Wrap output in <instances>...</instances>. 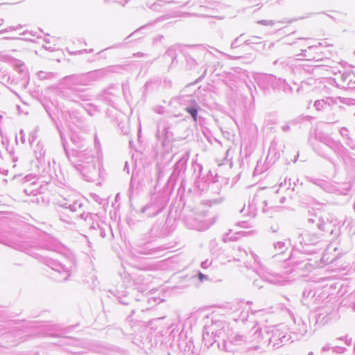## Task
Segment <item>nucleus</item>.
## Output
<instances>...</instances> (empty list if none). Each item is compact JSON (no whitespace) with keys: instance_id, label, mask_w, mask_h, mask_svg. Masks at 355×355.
I'll return each instance as SVG.
<instances>
[{"instance_id":"nucleus-1","label":"nucleus","mask_w":355,"mask_h":355,"mask_svg":"<svg viewBox=\"0 0 355 355\" xmlns=\"http://www.w3.org/2000/svg\"><path fill=\"white\" fill-rule=\"evenodd\" d=\"M59 133L65 154L71 165L82 175L86 181L94 182L100 173L102 159L96 155L91 148L71 149L69 152L67 148V141L63 132L60 130Z\"/></svg>"},{"instance_id":"nucleus-2","label":"nucleus","mask_w":355,"mask_h":355,"mask_svg":"<svg viewBox=\"0 0 355 355\" xmlns=\"http://www.w3.org/2000/svg\"><path fill=\"white\" fill-rule=\"evenodd\" d=\"M0 243L10 246L15 250L25 252L26 254L40 260L55 272L60 275L58 281H65L69 277V271L61 263L47 256L41 254L37 251L43 248L34 241H20L18 239H4L0 238Z\"/></svg>"},{"instance_id":"nucleus-3","label":"nucleus","mask_w":355,"mask_h":355,"mask_svg":"<svg viewBox=\"0 0 355 355\" xmlns=\"http://www.w3.org/2000/svg\"><path fill=\"white\" fill-rule=\"evenodd\" d=\"M262 341L261 329L254 327L247 333H236L232 335L228 340H223L221 344L218 343V347L220 350L229 352L236 350L235 347H241L248 350L258 349Z\"/></svg>"},{"instance_id":"nucleus-4","label":"nucleus","mask_w":355,"mask_h":355,"mask_svg":"<svg viewBox=\"0 0 355 355\" xmlns=\"http://www.w3.org/2000/svg\"><path fill=\"white\" fill-rule=\"evenodd\" d=\"M308 141L318 155L331 162H333L332 160L318 142L329 147L336 155H341L345 151V146L340 141L334 140L329 135L322 131L315 130L313 132H310Z\"/></svg>"},{"instance_id":"nucleus-5","label":"nucleus","mask_w":355,"mask_h":355,"mask_svg":"<svg viewBox=\"0 0 355 355\" xmlns=\"http://www.w3.org/2000/svg\"><path fill=\"white\" fill-rule=\"evenodd\" d=\"M184 55L186 67L188 69H193L200 64L205 62L200 68L203 71L197 81L202 80L206 76L210 67L209 61L213 58V54L203 46H193L186 50Z\"/></svg>"},{"instance_id":"nucleus-6","label":"nucleus","mask_w":355,"mask_h":355,"mask_svg":"<svg viewBox=\"0 0 355 355\" xmlns=\"http://www.w3.org/2000/svg\"><path fill=\"white\" fill-rule=\"evenodd\" d=\"M65 80L68 85L67 97L69 101L78 103L80 101H88L91 99L88 89L81 87L89 85L86 73L67 76Z\"/></svg>"},{"instance_id":"nucleus-7","label":"nucleus","mask_w":355,"mask_h":355,"mask_svg":"<svg viewBox=\"0 0 355 355\" xmlns=\"http://www.w3.org/2000/svg\"><path fill=\"white\" fill-rule=\"evenodd\" d=\"M180 217L184 225L191 230L204 231L211 225L204 218L205 216L202 214L196 213L191 209H184Z\"/></svg>"},{"instance_id":"nucleus-8","label":"nucleus","mask_w":355,"mask_h":355,"mask_svg":"<svg viewBox=\"0 0 355 355\" xmlns=\"http://www.w3.org/2000/svg\"><path fill=\"white\" fill-rule=\"evenodd\" d=\"M168 197L166 194L157 193L152 195L148 203L141 209V213L148 217H153L161 213L166 207Z\"/></svg>"},{"instance_id":"nucleus-9","label":"nucleus","mask_w":355,"mask_h":355,"mask_svg":"<svg viewBox=\"0 0 355 355\" xmlns=\"http://www.w3.org/2000/svg\"><path fill=\"white\" fill-rule=\"evenodd\" d=\"M313 216H314V218H307L308 225L310 228L313 227L315 225L320 234L329 233L331 235H337L340 233L339 228H336V226H339L340 224V221L338 219L329 220L327 218V220H324L320 216H318L317 214H314Z\"/></svg>"},{"instance_id":"nucleus-10","label":"nucleus","mask_w":355,"mask_h":355,"mask_svg":"<svg viewBox=\"0 0 355 355\" xmlns=\"http://www.w3.org/2000/svg\"><path fill=\"white\" fill-rule=\"evenodd\" d=\"M15 71L18 73L17 77H11L5 73L0 77L2 82L10 85H19L21 88H26L28 84L29 74L25 64L22 62L17 63L15 66Z\"/></svg>"},{"instance_id":"nucleus-11","label":"nucleus","mask_w":355,"mask_h":355,"mask_svg":"<svg viewBox=\"0 0 355 355\" xmlns=\"http://www.w3.org/2000/svg\"><path fill=\"white\" fill-rule=\"evenodd\" d=\"M57 204L59 207L71 212L73 215L71 216L73 219H74L76 214H79L83 211L84 203L75 193L70 194L67 197H61L58 200Z\"/></svg>"},{"instance_id":"nucleus-12","label":"nucleus","mask_w":355,"mask_h":355,"mask_svg":"<svg viewBox=\"0 0 355 355\" xmlns=\"http://www.w3.org/2000/svg\"><path fill=\"white\" fill-rule=\"evenodd\" d=\"M74 219L84 220L90 232L99 230L102 237L105 236V230L103 228L104 223L101 220L100 216L97 214L85 213L83 210L80 214H76Z\"/></svg>"},{"instance_id":"nucleus-13","label":"nucleus","mask_w":355,"mask_h":355,"mask_svg":"<svg viewBox=\"0 0 355 355\" xmlns=\"http://www.w3.org/2000/svg\"><path fill=\"white\" fill-rule=\"evenodd\" d=\"M302 255V252L298 250H294L291 252L288 259L285 261H288V264H292L293 267L297 268L304 272H311L314 266L309 262V259H304L302 261H298L295 259L300 258Z\"/></svg>"},{"instance_id":"nucleus-14","label":"nucleus","mask_w":355,"mask_h":355,"mask_svg":"<svg viewBox=\"0 0 355 355\" xmlns=\"http://www.w3.org/2000/svg\"><path fill=\"white\" fill-rule=\"evenodd\" d=\"M255 80L259 88L266 93L271 88H276L278 78L270 74H260L256 77Z\"/></svg>"},{"instance_id":"nucleus-15","label":"nucleus","mask_w":355,"mask_h":355,"mask_svg":"<svg viewBox=\"0 0 355 355\" xmlns=\"http://www.w3.org/2000/svg\"><path fill=\"white\" fill-rule=\"evenodd\" d=\"M119 89L115 85H110L97 95V99L108 105L114 106Z\"/></svg>"},{"instance_id":"nucleus-16","label":"nucleus","mask_w":355,"mask_h":355,"mask_svg":"<svg viewBox=\"0 0 355 355\" xmlns=\"http://www.w3.org/2000/svg\"><path fill=\"white\" fill-rule=\"evenodd\" d=\"M175 343L180 352H183L184 354L190 355V354H193L195 348L193 343L191 339L187 338L183 329H182L181 331L179 333L178 338H177Z\"/></svg>"},{"instance_id":"nucleus-17","label":"nucleus","mask_w":355,"mask_h":355,"mask_svg":"<svg viewBox=\"0 0 355 355\" xmlns=\"http://www.w3.org/2000/svg\"><path fill=\"white\" fill-rule=\"evenodd\" d=\"M271 334V336L268 338V343L272 347L278 348L285 345L291 338L289 335L284 334L279 329L272 330Z\"/></svg>"},{"instance_id":"nucleus-18","label":"nucleus","mask_w":355,"mask_h":355,"mask_svg":"<svg viewBox=\"0 0 355 355\" xmlns=\"http://www.w3.org/2000/svg\"><path fill=\"white\" fill-rule=\"evenodd\" d=\"M189 158V152H186L175 163L173 171L170 176L171 181H175L178 177L184 173Z\"/></svg>"},{"instance_id":"nucleus-19","label":"nucleus","mask_w":355,"mask_h":355,"mask_svg":"<svg viewBox=\"0 0 355 355\" xmlns=\"http://www.w3.org/2000/svg\"><path fill=\"white\" fill-rule=\"evenodd\" d=\"M292 272L291 270H286L282 273H277L272 271H266L263 275V278L266 281L273 284H281L286 280L287 275Z\"/></svg>"},{"instance_id":"nucleus-20","label":"nucleus","mask_w":355,"mask_h":355,"mask_svg":"<svg viewBox=\"0 0 355 355\" xmlns=\"http://www.w3.org/2000/svg\"><path fill=\"white\" fill-rule=\"evenodd\" d=\"M336 316V313L333 311V309L327 308L321 309L318 314L316 315L315 323L318 325L323 326L328 323L331 320Z\"/></svg>"},{"instance_id":"nucleus-21","label":"nucleus","mask_w":355,"mask_h":355,"mask_svg":"<svg viewBox=\"0 0 355 355\" xmlns=\"http://www.w3.org/2000/svg\"><path fill=\"white\" fill-rule=\"evenodd\" d=\"M298 40H304L303 44H301L302 53L298 56L304 58L306 60H313L316 59V56L314 54L315 50L318 49L319 46L316 45H308L306 44V39L299 38Z\"/></svg>"},{"instance_id":"nucleus-22","label":"nucleus","mask_w":355,"mask_h":355,"mask_svg":"<svg viewBox=\"0 0 355 355\" xmlns=\"http://www.w3.org/2000/svg\"><path fill=\"white\" fill-rule=\"evenodd\" d=\"M150 238H160L168 236V230L164 227V220L156 221L149 231Z\"/></svg>"},{"instance_id":"nucleus-23","label":"nucleus","mask_w":355,"mask_h":355,"mask_svg":"<svg viewBox=\"0 0 355 355\" xmlns=\"http://www.w3.org/2000/svg\"><path fill=\"white\" fill-rule=\"evenodd\" d=\"M340 157L343 160L346 170L351 176V178L355 175V158L349 153L345 148V151L341 155H337Z\"/></svg>"},{"instance_id":"nucleus-24","label":"nucleus","mask_w":355,"mask_h":355,"mask_svg":"<svg viewBox=\"0 0 355 355\" xmlns=\"http://www.w3.org/2000/svg\"><path fill=\"white\" fill-rule=\"evenodd\" d=\"M187 98H188L187 101L189 105L185 107V111L190 114L193 121L196 123L198 122V120L201 119L200 116H198V110H200L199 105L197 102L191 98V96H187Z\"/></svg>"},{"instance_id":"nucleus-25","label":"nucleus","mask_w":355,"mask_h":355,"mask_svg":"<svg viewBox=\"0 0 355 355\" xmlns=\"http://www.w3.org/2000/svg\"><path fill=\"white\" fill-rule=\"evenodd\" d=\"M214 327V326H209L208 324L204 327L202 342L207 348L211 347L213 344L217 341L213 335Z\"/></svg>"},{"instance_id":"nucleus-26","label":"nucleus","mask_w":355,"mask_h":355,"mask_svg":"<svg viewBox=\"0 0 355 355\" xmlns=\"http://www.w3.org/2000/svg\"><path fill=\"white\" fill-rule=\"evenodd\" d=\"M295 327H293L294 334L300 338L304 336L308 331V326L302 318L294 320Z\"/></svg>"},{"instance_id":"nucleus-27","label":"nucleus","mask_w":355,"mask_h":355,"mask_svg":"<svg viewBox=\"0 0 355 355\" xmlns=\"http://www.w3.org/2000/svg\"><path fill=\"white\" fill-rule=\"evenodd\" d=\"M107 71L106 69H101L86 73L89 84L91 85L92 83L105 77L107 75Z\"/></svg>"},{"instance_id":"nucleus-28","label":"nucleus","mask_w":355,"mask_h":355,"mask_svg":"<svg viewBox=\"0 0 355 355\" xmlns=\"http://www.w3.org/2000/svg\"><path fill=\"white\" fill-rule=\"evenodd\" d=\"M336 100L331 97L326 98L325 99L317 100L314 103V107L318 111L325 110L330 107L331 105L336 104Z\"/></svg>"},{"instance_id":"nucleus-29","label":"nucleus","mask_w":355,"mask_h":355,"mask_svg":"<svg viewBox=\"0 0 355 355\" xmlns=\"http://www.w3.org/2000/svg\"><path fill=\"white\" fill-rule=\"evenodd\" d=\"M134 250L136 253L142 255L153 254L156 252L155 248H150V243H146L144 245L137 244L134 248Z\"/></svg>"},{"instance_id":"nucleus-30","label":"nucleus","mask_w":355,"mask_h":355,"mask_svg":"<svg viewBox=\"0 0 355 355\" xmlns=\"http://www.w3.org/2000/svg\"><path fill=\"white\" fill-rule=\"evenodd\" d=\"M312 182L328 193H334L336 190L334 185L323 180L314 179Z\"/></svg>"},{"instance_id":"nucleus-31","label":"nucleus","mask_w":355,"mask_h":355,"mask_svg":"<svg viewBox=\"0 0 355 355\" xmlns=\"http://www.w3.org/2000/svg\"><path fill=\"white\" fill-rule=\"evenodd\" d=\"M177 56H178L177 48L172 46L166 50V53L163 55V58L165 60H167L168 58H169L171 60V67L178 63Z\"/></svg>"},{"instance_id":"nucleus-32","label":"nucleus","mask_w":355,"mask_h":355,"mask_svg":"<svg viewBox=\"0 0 355 355\" xmlns=\"http://www.w3.org/2000/svg\"><path fill=\"white\" fill-rule=\"evenodd\" d=\"M45 150L44 149L43 143L40 141L37 142L35 147L34 148V153L40 164L44 163Z\"/></svg>"},{"instance_id":"nucleus-33","label":"nucleus","mask_w":355,"mask_h":355,"mask_svg":"<svg viewBox=\"0 0 355 355\" xmlns=\"http://www.w3.org/2000/svg\"><path fill=\"white\" fill-rule=\"evenodd\" d=\"M257 199L256 197H254L251 201L249 202L248 205V212L247 214L250 215L252 217H254L257 214ZM245 211V207H243V209L241 210V213H243V214H246V213H244Z\"/></svg>"},{"instance_id":"nucleus-34","label":"nucleus","mask_w":355,"mask_h":355,"mask_svg":"<svg viewBox=\"0 0 355 355\" xmlns=\"http://www.w3.org/2000/svg\"><path fill=\"white\" fill-rule=\"evenodd\" d=\"M209 326H214V330L213 331V335L214 338H220L224 333V324L222 321H217L216 322H212Z\"/></svg>"},{"instance_id":"nucleus-35","label":"nucleus","mask_w":355,"mask_h":355,"mask_svg":"<svg viewBox=\"0 0 355 355\" xmlns=\"http://www.w3.org/2000/svg\"><path fill=\"white\" fill-rule=\"evenodd\" d=\"M71 141L76 148L74 150H82L85 146V140L76 134H73L71 137Z\"/></svg>"},{"instance_id":"nucleus-36","label":"nucleus","mask_w":355,"mask_h":355,"mask_svg":"<svg viewBox=\"0 0 355 355\" xmlns=\"http://www.w3.org/2000/svg\"><path fill=\"white\" fill-rule=\"evenodd\" d=\"M276 88L284 91L286 94L293 93V88L289 85L285 80L278 78L277 82Z\"/></svg>"},{"instance_id":"nucleus-37","label":"nucleus","mask_w":355,"mask_h":355,"mask_svg":"<svg viewBox=\"0 0 355 355\" xmlns=\"http://www.w3.org/2000/svg\"><path fill=\"white\" fill-rule=\"evenodd\" d=\"M273 246L275 250L277 251V254L272 255V257H275L278 254L281 255L284 254L288 249V244L286 242L282 241H278L277 243H275Z\"/></svg>"},{"instance_id":"nucleus-38","label":"nucleus","mask_w":355,"mask_h":355,"mask_svg":"<svg viewBox=\"0 0 355 355\" xmlns=\"http://www.w3.org/2000/svg\"><path fill=\"white\" fill-rule=\"evenodd\" d=\"M24 193L28 196H37L40 193L37 184L35 182L32 183L24 189Z\"/></svg>"},{"instance_id":"nucleus-39","label":"nucleus","mask_w":355,"mask_h":355,"mask_svg":"<svg viewBox=\"0 0 355 355\" xmlns=\"http://www.w3.org/2000/svg\"><path fill=\"white\" fill-rule=\"evenodd\" d=\"M178 326V324L173 323L168 327V330H171L169 336L173 338V342H176V340H175V338L176 336L178 337V334L181 331Z\"/></svg>"},{"instance_id":"nucleus-40","label":"nucleus","mask_w":355,"mask_h":355,"mask_svg":"<svg viewBox=\"0 0 355 355\" xmlns=\"http://www.w3.org/2000/svg\"><path fill=\"white\" fill-rule=\"evenodd\" d=\"M164 227L167 228L168 230V235L173 232L175 228V219L167 217V218L164 222Z\"/></svg>"},{"instance_id":"nucleus-41","label":"nucleus","mask_w":355,"mask_h":355,"mask_svg":"<svg viewBox=\"0 0 355 355\" xmlns=\"http://www.w3.org/2000/svg\"><path fill=\"white\" fill-rule=\"evenodd\" d=\"M302 241H300V243L302 244V241L304 242V245H313L317 243V241L318 239V237L315 235L313 236V238L311 239H309V235L305 234L304 236H302Z\"/></svg>"},{"instance_id":"nucleus-42","label":"nucleus","mask_w":355,"mask_h":355,"mask_svg":"<svg viewBox=\"0 0 355 355\" xmlns=\"http://www.w3.org/2000/svg\"><path fill=\"white\" fill-rule=\"evenodd\" d=\"M37 76L40 80H47V79H53L55 78V73L53 72H46V71H38Z\"/></svg>"},{"instance_id":"nucleus-43","label":"nucleus","mask_w":355,"mask_h":355,"mask_svg":"<svg viewBox=\"0 0 355 355\" xmlns=\"http://www.w3.org/2000/svg\"><path fill=\"white\" fill-rule=\"evenodd\" d=\"M192 168H193L194 173H196V183L198 182V179H200L202 171V166L198 163H192Z\"/></svg>"},{"instance_id":"nucleus-44","label":"nucleus","mask_w":355,"mask_h":355,"mask_svg":"<svg viewBox=\"0 0 355 355\" xmlns=\"http://www.w3.org/2000/svg\"><path fill=\"white\" fill-rule=\"evenodd\" d=\"M96 155H97L99 157L102 159L103 153L101 148V144L100 141L96 136L95 135L94 138V150H93Z\"/></svg>"},{"instance_id":"nucleus-45","label":"nucleus","mask_w":355,"mask_h":355,"mask_svg":"<svg viewBox=\"0 0 355 355\" xmlns=\"http://www.w3.org/2000/svg\"><path fill=\"white\" fill-rule=\"evenodd\" d=\"M117 291L116 297L119 300V302L122 304H125V305L128 304L129 301L123 299V298H127L126 292L125 291L120 292L119 291Z\"/></svg>"},{"instance_id":"nucleus-46","label":"nucleus","mask_w":355,"mask_h":355,"mask_svg":"<svg viewBox=\"0 0 355 355\" xmlns=\"http://www.w3.org/2000/svg\"><path fill=\"white\" fill-rule=\"evenodd\" d=\"M260 38L259 37L253 36L251 38L244 41L243 44L251 45V44H262V42H259Z\"/></svg>"},{"instance_id":"nucleus-47","label":"nucleus","mask_w":355,"mask_h":355,"mask_svg":"<svg viewBox=\"0 0 355 355\" xmlns=\"http://www.w3.org/2000/svg\"><path fill=\"white\" fill-rule=\"evenodd\" d=\"M248 314H249L248 310L246 311H242L237 320L243 322L247 320V319L248 318Z\"/></svg>"},{"instance_id":"nucleus-48","label":"nucleus","mask_w":355,"mask_h":355,"mask_svg":"<svg viewBox=\"0 0 355 355\" xmlns=\"http://www.w3.org/2000/svg\"><path fill=\"white\" fill-rule=\"evenodd\" d=\"M243 37V34L240 35L238 37H236L231 44V49H234L239 47L241 45L239 44V40Z\"/></svg>"},{"instance_id":"nucleus-49","label":"nucleus","mask_w":355,"mask_h":355,"mask_svg":"<svg viewBox=\"0 0 355 355\" xmlns=\"http://www.w3.org/2000/svg\"><path fill=\"white\" fill-rule=\"evenodd\" d=\"M245 85L249 89V92L251 94L252 98H254L253 89L256 90V87H255L254 85L251 81H250L249 83L246 82Z\"/></svg>"},{"instance_id":"nucleus-50","label":"nucleus","mask_w":355,"mask_h":355,"mask_svg":"<svg viewBox=\"0 0 355 355\" xmlns=\"http://www.w3.org/2000/svg\"><path fill=\"white\" fill-rule=\"evenodd\" d=\"M257 24L263 25V26H273L275 24L274 21L272 20H259L257 21Z\"/></svg>"},{"instance_id":"nucleus-51","label":"nucleus","mask_w":355,"mask_h":355,"mask_svg":"<svg viewBox=\"0 0 355 355\" xmlns=\"http://www.w3.org/2000/svg\"><path fill=\"white\" fill-rule=\"evenodd\" d=\"M153 111L157 114H162L165 112V108L162 105H157L153 107Z\"/></svg>"},{"instance_id":"nucleus-52","label":"nucleus","mask_w":355,"mask_h":355,"mask_svg":"<svg viewBox=\"0 0 355 355\" xmlns=\"http://www.w3.org/2000/svg\"><path fill=\"white\" fill-rule=\"evenodd\" d=\"M37 138V132L36 131H33V132H31L30 134H29V136H28V141L30 143L31 145L33 144V143L35 141V140Z\"/></svg>"},{"instance_id":"nucleus-53","label":"nucleus","mask_w":355,"mask_h":355,"mask_svg":"<svg viewBox=\"0 0 355 355\" xmlns=\"http://www.w3.org/2000/svg\"><path fill=\"white\" fill-rule=\"evenodd\" d=\"M332 350L336 354H343L345 352L346 348L339 346L332 347Z\"/></svg>"},{"instance_id":"nucleus-54","label":"nucleus","mask_w":355,"mask_h":355,"mask_svg":"<svg viewBox=\"0 0 355 355\" xmlns=\"http://www.w3.org/2000/svg\"><path fill=\"white\" fill-rule=\"evenodd\" d=\"M156 170L157 173V180H159L161 178L164 176V171L159 164L157 165Z\"/></svg>"},{"instance_id":"nucleus-55","label":"nucleus","mask_w":355,"mask_h":355,"mask_svg":"<svg viewBox=\"0 0 355 355\" xmlns=\"http://www.w3.org/2000/svg\"><path fill=\"white\" fill-rule=\"evenodd\" d=\"M224 198L223 197H219L218 198L215 199H211L209 200L210 205H216V204H220L222 202H223Z\"/></svg>"},{"instance_id":"nucleus-56","label":"nucleus","mask_w":355,"mask_h":355,"mask_svg":"<svg viewBox=\"0 0 355 355\" xmlns=\"http://www.w3.org/2000/svg\"><path fill=\"white\" fill-rule=\"evenodd\" d=\"M349 300L351 301L352 309L355 311V290L349 295Z\"/></svg>"},{"instance_id":"nucleus-57","label":"nucleus","mask_w":355,"mask_h":355,"mask_svg":"<svg viewBox=\"0 0 355 355\" xmlns=\"http://www.w3.org/2000/svg\"><path fill=\"white\" fill-rule=\"evenodd\" d=\"M163 84L165 88H171L173 86V83L171 80L165 78L163 81Z\"/></svg>"},{"instance_id":"nucleus-58","label":"nucleus","mask_w":355,"mask_h":355,"mask_svg":"<svg viewBox=\"0 0 355 355\" xmlns=\"http://www.w3.org/2000/svg\"><path fill=\"white\" fill-rule=\"evenodd\" d=\"M198 279L201 282H203L204 281H206V280H208L209 279V277L207 275H204L202 274V272H198Z\"/></svg>"},{"instance_id":"nucleus-59","label":"nucleus","mask_w":355,"mask_h":355,"mask_svg":"<svg viewBox=\"0 0 355 355\" xmlns=\"http://www.w3.org/2000/svg\"><path fill=\"white\" fill-rule=\"evenodd\" d=\"M339 132H340V134L343 137L348 138V133H349V131H348V129H347V128H345V127L341 128L340 129V131H339Z\"/></svg>"},{"instance_id":"nucleus-60","label":"nucleus","mask_w":355,"mask_h":355,"mask_svg":"<svg viewBox=\"0 0 355 355\" xmlns=\"http://www.w3.org/2000/svg\"><path fill=\"white\" fill-rule=\"evenodd\" d=\"M153 24L152 23H149V24H147L146 25H144L142 26H141L139 28H138L137 30H136L135 32H133L131 35H129V37H131L132 35H135V34H137V33H139V31H141V30H144L145 29L146 27L152 25Z\"/></svg>"},{"instance_id":"nucleus-61","label":"nucleus","mask_w":355,"mask_h":355,"mask_svg":"<svg viewBox=\"0 0 355 355\" xmlns=\"http://www.w3.org/2000/svg\"><path fill=\"white\" fill-rule=\"evenodd\" d=\"M263 172V170L261 168H259V162H257V166L255 167L254 168V175H259L261 173H262Z\"/></svg>"},{"instance_id":"nucleus-62","label":"nucleus","mask_w":355,"mask_h":355,"mask_svg":"<svg viewBox=\"0 0 355 355\" xmlns=\"http://www.w3.org/2000/svg\"><path fill=\"white\" fill-rule=\"evenodd\" d=\"M211 264V261L205 260L201 263V267L204 269L207 268Z\"/></svg>"},{"instance_id":"nucleus-63","label":"nucleus","mask_w":355,"mask_h":355,"mask_svg":"<svg viewBox=\"0 0 355 355\" xmlns=\"http://www.w3.org/2000/svg\"><path fill=\"white\" fill-rule=\"evenodd\" d=\"M133 195V187L132 183H130V187L128 191V196L129 197V200H131Z\"/></svg>"},{"instance_id":"nucleus-64","label":"nucleus","mask_w":355,"mask_h":355,"mask_svg":"<svg viewBox=\"0 0 355 355\" xmlns=\"http://www.w3.org/2000/svg\"><path fill=\"white\" fill-rule=\"evenodd\" d=\"M19 135H20V140L22 144H25L26 139H25V134L23 130H20L19 131Z\"/></svg>"}]
</instances>
